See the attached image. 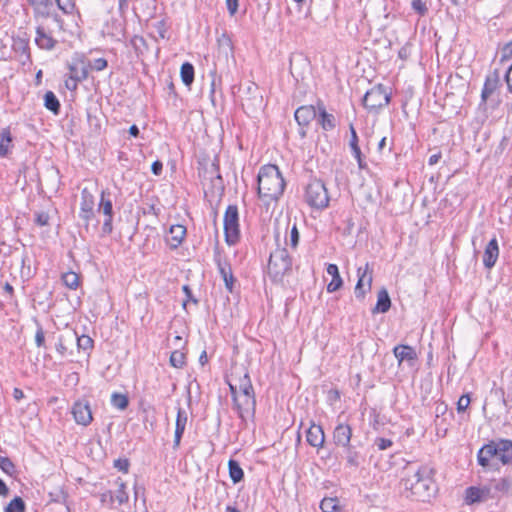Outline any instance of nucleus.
Wrapping results in <instances>:
<instances>
[{"mask_svg": "<svg viewBox=\"0 0 512 512\" xmlns=\"http://www.w3.org/2000/svg\"><path fill=\"white\" fill-rule=\"evenodd\" d=\"M435 470L429 465H422L412 474H408L402 484L411 496L419 501H429L437 492L434 480Z\"/></svg>", "mask_w": 512, "mask_h": 512, "instance_id": "f257e3e1", "label": "nucleus"}, {"mask_svg": "<svg viewBox=\"0 0 512 512\" xmlns=\"http://www.w3.org/2000/svg\"><path fill=\"white\" fill-rule=\"evenodd\" d=\"M284 188L285 181L276 165L269 164L260 169L258 174V194L266 204L277 200L283 194Z\"/></svg>", "mask_w": 512, "mask_h": 512, "instance_id": "f03ea898", "label": "nucleus"}, {"mask_svg": "<svg viewBox=\"0 0 512 512\" xmlns=\"http://www.w3.org/2000/svg\"><path fill=\"white\" fill-rule=\"evenodd\" d=\"M491 458H497L503 465H512V441H491L478 451L477 460L482 467H488Z\"/></svg>", "mask_w": 512, "mask_h": 512, "instance_id": "7ed1b4c3", "label": "nucleus"}, {"mask_svg": "<svg viewBox=\"0 0 512 512\" xmlns=\"http://www.w3.org/2000/svg\"><path fill=\"white\" fill-rule=\"evenodd\" d=\"M292 260L285 248H276L271 252L268 262V275L273 282H281L291 271Z\"/></svg>", "mask_w": 512, "mask_h": 512, "instance_id": "20e7f679", "label": "nucleus"}, {"mask_svg": "<svg viewBox=\"0 0 512 512\" xmlns=\"http://www.w3.org/2000/svg\"><path fill=\"white\" fill-rule=\"evenodd\" d=\"M241 105L245 113L249 116H255L264 108L263 95L260 88L255 83H249L243 89L241 96Z\"/></svg>", "mask_w": 512, "mask_h": 512, "instance_id": "39448f33", "label": "nucleus"}, {"mask_svg": "<svg viewBox=\"0 0 512 512\" xmlns=\"http://www.w3.org/2000/svg\"><path fill=\"white\" fill-rule=\"evenodd\" d=\"M304 198L310 207L316 209H324L329 204V196L325 184L318 179L308 183Z\"/></svg>", "mask_w": 512, "mask_h": 512, "instance_id": "423d86ee", "label": "nucleus"}, {"mask_svg": "<svg viewBox=\"0 0 512 512\" xmlns=\"http://www.w3.org/2000/svg\"><path fill=\"white\" fill-rule=\"evenodd\" d=\"M224 234L228 245H234L240 237L239 214L236 205H229L224 214Z\"/></svg>", "mask_w": 512, "mask_h": 512, "instance_id": "0eeeda50", "label": "nucleus"}, {"mask_svg": "<svg viewBox=\"0 0 512 512\" xmlns=\"http://www.w3.org/2000/svg\"><path fill=\"white\" fill-rule=\"evenodd\" d=\"M390 102V94L382 84L368 90L363 97V105L370 112H377Z\"/></svg>", "mask_w": 512, "mask_h": 512, "instance_id": "6e6552de", "label": "nucleus"}, {"mask_svg": "<svg viewBox=\"0 0 512 512\" xmlns=\"http://www.w3.org/2000/svg\"><path fill=\"white\" fill-rule=\"evenodd\" d=\"M42 19L36 26L35 43L40 49L52 50L57 44L51 25Z\"/></svg>", "mask_w": 512, "mask_h": 512, "instance_id": "1a4fd4ad", "label": "nucleus"}, {"mask_svg": "<svg viewBox=\"0 0 512 512\" xmlns=\"http://www.w3.org/2000/svg\"><path fill=\"white\" fill-rule=\"evenodd\" d=\"M357 276L358 281L354 293L357 299L363 300L367 292L371 290L373 281V270L369 263H366L363 267H358Z\"/></svg>", "mask_w": 512, "mask_h": 512, "instance_id": "9d476101", "label": "nucleus"}, {"mask_svg": "<svg viewBox=\"0 0 512 512\" xmlns=\"http://www.w3.org/2000/svg\"><path fill=\"white\" fill-rule=\"evenodd\" d=\"M234 408L236 409L239 417L245 420L247 417H253L256 409L255 393L239 394L233 400Z\"/></svg>", "mask_w": 512, "mask_h": 512, "instance_id": "9b49d317", "label": "nucleus"}, {"mask_svg": "<svg viewBox=\"0 0 512 512\" xmlns=\"http://www.w3.org/2000/svg\"><path fill=\"white\" fill-rule=\"evenodd\" d=\"M94 205V196L87 188H84L81 191L79 217L86 227L89 225L90 221L94 219Z\"/></svg>", "mask_w": 512, "mask_h": 512, "instance_id": "f8f14e48", "label": "nucleus"}, {"mask_svg": "<svg viewBox=\"0 0 512 512\" xmlns=\"http://www.w3.org/2000/svg\"><path fill=\"white\" fill-rule=\"evenodd\" d=\"M98 212H102L105 215V220L103 222L102 231L105 234H110L112 232V220H113V206L112 201L109 198V193L106 191L101 192L100 203L98 206Z\"/></svg>", "mask_w": 512, "mask_h": 512, "instance_id": "ddd939ff", "label": "nucleus"}, {"mask_svg": "<svg viewBox=\"0 0 512 512\" xmlns=\"http://www.w3.org/2000/svg\"><path fill=\"white\" fill-rule=\"evenodd\" d=\"M294 117L298 125L301 127L299 134L303 138L306 136L304 128L316 117V110L314 106L311 105L301 106L295 111Z\"/></svg>", "mask_w": 512, "mask_h": 512, "instance_id": "4468645a", "label": "nucleus"}, {"mask_svg": "<svg viewBox=\"0 0 512 512\" xmlns=\"http://www.w3.org/2000/svg\"><path fill=\"white\" fill-rule=\"evenodd\" d=\"M72 414L77 424L88 426L93 417L90 405L87 401H77L72 407Z\"/></svg>", "mask_w": 512, "mask_h": 512, "instance_id": "2eb2a0df", "label": "nucleus"}, {"mask_svg": "<svg viewBox=\"0 0 512 512\" xmlns=\"http://www.w3.org/2000/svg\"><path fill=\"white\" fill-rule=\"evenodd\" d=\"M27 2L33 8V17L35 20L39 21L40 19H49L52 17V0H27Z\"/></svg>", "mask_w": 512, "mask_h": 512, "instance_id": "dca6fc26", "label": "nucleus"}, {"mask_svg": "<svg viewBox=\"0 0 512 512\" xmlns=\"http://www.w3.org/2000/svg\"><path fill=\"white\" fill-rule=\"evenodd\" d=\"M215 261L217 264L218 271L224 281L226 289L229 292H232L235 278L232 273L231 265L226 260H223L220 256H217L215 258Z\"/></svg>", "mask_w": 512, "mask_h": 512, "instance_id": "f3484780", "label": "nucleus"}, {"mask_svg": "<svg viewBox=\"0 0 512 512\" xmlns=\"http://www.w3.org/2000/svg\"><path fill=\"white\" fill-rule=\"evenodd\" d=\"M352 437V429L348 424H338L333 432V440L336 445L348 447Z\"/></svg>", "mask_w": 512, "mask_h": 512, "instance_id": "a211bd4d", "label": "nucleus"}, {"mask_svg": "<svg viewBox=\"0 0 512 512\" xmlns=\"http://www.w3.org/2000/svg\"><path fill=\"white\" fill-rule=\"evenodd\" d=\"M499 256V247L497 239L492 238L485 247L483 254V264L487 269L494 267Z\"/></svg>", "mask_w": 512, "mask_h": 512, "instance_id": "6ab92c4d", "label": "nucleus"}, {"mask_svg": "<svg viewBox=\"0 0 512 512\" xmlns=\"http://www.w3.org/2000/svg\"><path fill=\"white\" fill-rule=\"evenodd\" d=\"M188 421V414L185 409L179 407L177 410L175 434H174V448H178L181 442V438L186 428Z\"/></svg>", "mask_w": 512, "mask_h": 512, "instance_id": "aec40b11", "label": "nucleus"}, {"mask_svg": "<svg viewBox=\"0 0 512 512\" xmlns=\"http://www.w3.org/2000/svg\"><path fill=\"white\" fill-rule=\"evenodd\" d=\"M393 354L398 360L399 365L403 361H407L410 365H413L414 361L417 359V353L415 349L408 345H397L393 349Z\"/></svg>", "mask_w": 512, "mask_h": 512, "instance_id": "412c9836", "label": "nucleus"}, {"mask_svg": "<svg viewBox=\"0 0 512 512\" xmlns=\"http://www.w3.org/2000/svg\"><path fill=\"white\" fill-rule=\"evenodd\" d=\"M186 235V228L183 225H172L169 229V235L166 238L171 248H177L181 245Z\"/></svg>", "mask_w": 512, "mask_h": 512, "instance_id": "4be33fe9", "label": "nucleus"}, {"mask_svg": "<svg viewBox=\"0 0 512 512\" xmlns=\"http://www.w3.org/2000/svg\"><path fill=\"white\" fill-rule=\"evenodd\" d=\"M307 442L316 448L323 446L325 442L324 431L321 426L313 424L307 431Z\"/></svg>", "mask_w": 512, "mask_h": 512, "instance_id": "5701e85b", "label": "nucleus"}, {"mask_svg": "<svg viewBox=\"0 0 512 512\" xmlns=\"http://www.w3.org/2000/svg\"><path fill=\"white\" fill-rule=\"evenodd\" d=\"M68 68L70 72L69 76L73 77L75 80L83 81L88 76V66L83 60H73L68 64Z\"/></svg>", "mask_w": 512, "mask_h": 512, "instance_id": "b1692460", "label": "nucleus"}, {"mask_svg": "<svg viewBox=\"0 0 512 512\" xmlns=\"http://www.w3.org/2000/svg\"><path fill=\"white\" fill-rule=\"evenodd\" d=\"M490 490L486 487L480 488V487H469L466 489V503L467 504H474L477 502L485 501L489 495Z\"/></svg>", "mask_w": 512, "mask_h": 512, "instance_id": "393cba45", "label": "nucleus"}, {"mask_svg": "<svg viewBox=\"0 0 512 512\" xmlns=\"http://www.w3.org/2000/svg\"><path fill=\"white\" fill-rule=\"evenodd\" d=\"M499 74L497 71H494L492 74L486 77L482 93L481 99L483 102H486L487 99L495 92L499 84Z\"/></svg>", "mask_w": 512, "mask_h": 512, "instance_id": "a878e982", "label": "nucleus"}, {"mask_svg": "<svg viewBox=\"0 0 512 512\" xmlns=\"http://www.w3.org/2000/svg\"><path fill=\"white\" fill-rule=\"evenodd\" d=\"M327 273L332 276V280L327 285L329 293L339 290L343 285V280L340 276L338 266L336 264H329L326 268Z\"/></svg>", "mask_w": 512, "mask_h": 512, "instance_id": "bb28decb", "label": "nucleus"}, {"mask_svg": "<svg viewBox=\"0 0 512 512\" xmlns=\"http://www.w3.org/2000/svg\"><path fill=\"white\" fill-rule=\"evenodd\" d=\"M318 111V123L321 127L326 131L334 129L336 126V119L334 115L328 113L323 105L318 106Z\"/></svg>", "mask_w": 512, "mask_h": 512, "instance_id": "cd10ccee", "label": "nucleus"}, {"mask_svg": "<svg viewBox=\"0 0 512 512\" xmlns=\"http://www.w3.org/2000/svg\"><path fill=\"white\" fill-rule=\"evenodd\" d=\"M391 307V299L385 288H382L377 295V303L373 313H386Z\"/></svg>", "mask_w": 512, "mask_h": 512, "instance_id": "c85d7f7f", "label": "nucleus"}, {"mask_svg": "<svg viewBox=\"0 0 512 512\" xmlns=\"http://www.w3.org/2000/svg\"><path fill=\"white\" fill-rule=\"evenodd\" d=\"M236 383L239 389V394L249 395V393H255L249 374L247 372H244L242 376L236 375Z\"/></svg>", "mask_w": 512, "mask_h": 512, "instance_id": "c756f323", "label": "nucleus"}, {"mask_svg": "<svg viewBox=\"0 0 512 512\" xmlns=\"http://www.w3.org/2000/svg\"><path fill=\"white\" fill-rule=\"evenodd\" d=\"M229 476L233 483H239L244 478L243 469L236 460L230 459L228 462Z\"/></svg>", "mask_w": 512, "mask_h": 512, "instance_id": "7c9ffc66", "label": "nucleus"}, {"mask_svg": "<svg viewBox=\"0 0 512 512\" xmlns=\"http://www.w3.org/2000/svg\"><path fill=\"white\" fill-rule=\"evenodd\" d=\"M12 144V136L9 129H3L0 132V156L8 155Z\"/></svg>", "mask_w": 512, "mask_h": 512, "instance_id": "2f4dec72", "label": "nucleus"}, {"mask_svg": "<svg viewBox=\"0 0 512 512\" xmlns=\"http://www.w3.org/2000/svg\"><path fill=\"white\" fill-rule=\"evenodd\" d=\"M180 76L182 82L186 86H190L192 82L194 81V67L191 63L185 62L182 64L180 69Z\"/></svg>", "mask_w": 512, "mask_h": 512, "instance_id": "473e14b6", "label": "nucleus"}, {"mask_svg": "<svg viewBox=\"0 0 512 512\" xmlns=\"http://www.w3.org/2000/svg\"><path fill=\"white\" fill-rule=\"evenodd\" d=\"M44 106L53 112L54 114H58L60 110V102L57 99L56 95L52 91H47L44 95Z\"/></svg>", "mask_w": 512, "mask_h": 512, "instance_id": "72a5a7b5", "label": "nucleus"}, {"mask_svg": "<svg viewBox=\"0 0 512 512\" xmlns=\"http://www.w3.org/2000/svg\"><path fill=\"white\" fill-rule=\"evenodd\" d=\"M116 484H117L118 488L115 491L114 496H111V499L116 500L119 503V505H122L128 501L126 485L121 479H118L116 481Z\"/></svg>", "mask_w": 512, "mask_h": 512, "instance_id": "f704fd0d", "label": "nucleus"}, {"mask_svg": "<svg viewBox=\"0 0 512 512\" xmlns=\"http://www.w3.org/2000/svg\"><path fill=\"white\" fill-rule=\"evenodd\" d=\"M25 511H26L25 502L19 496H16L14 499H12L4 509V512H25Z\"/></svg>", "mask_w": 512, "mask_h": 512, "instance_id": "c9c22d12", "label": "nucleus"}, {"mask_svg": "<svg viewBox=\"0 0 512 512\" xmlns=\"http://www.w3.org/2000/svg\"><path fill=\"white\" fill-rule=\"evenodd\" d=\"M130 44L132 45L137 55H143L148 50L146 40L142 36L135 35L130 40Z\"/></svg>", "mask_w": 512, "mask_h": 512, "instance_id": "e433bc0d", "label": "nucleus"}, {"mask_svg": "<svg viewBox=\"0 0 512 512\" xmlns=\"http://www.w3.org/2000/svg\"><path fill=\"white\" fill-rule=\"evenodd\" d=\"M62 280L65 286L70 289H76L79 286V275L73 271L64 273Z\"/></svg>", "mask_w": 512, "mask_h": 512, "instance_id": "4c0bfd02", "label": "nucleus"}, {"mask_svg": "<svg viewBox=\"0 0 512 512\" xmlns=\"http://www.w3.org/2000/svg\"><path fill=\"white\" fill-rule=\"evenodd\" d=\"M111 403L114 407L124 410L129 404L128 397L124 394L113 393L111 396Z\"/></svg>", "mask_w": 512, "mask_h": 512, "instance_id": "58836bf2", "label": "nucleus"}, {"mask_svg": "<svg viewBox=\"0 0 512 512\" xmlns=\"http://www.w3.org/2000/svg\"><path fill=\"white\" fill-rule=\"evenodd\" d=\"M337 498H324L320 503L323 512H336L339 509Z\"/></svg>", "mask_w": 512, "mask_h": 512, "instance_id": "ea45409f", "label": "nucleus"}, {"mask_svg": "<svg viewBox=\"0 0 512 512\" xmlns=\"http://www.w3.org/2000/svg\"><path fill=\"white\" fill-rule=\"evenodd\" d=\"M346 448V461H347V464L351 467H358L360 462H359V453L353 448L351 447L350 445L348 447H345Z\"/></svg>", "mask_w": 512, "mask_h": 512, "instance_id": "a19ab883", "label": "nucleus"}, {"mask_svg": "<svg viewBox=\"0 0 512 512\" xmlns=\"http://www.w3.org/2000/svg\"><path fill=\"white\" fill-rule=\"evenodd\" d=\"M0 468L9 476H13L16 473L15 465L8 457L0 456Z\"/></svg>", "mask_w": 512, "mask_h": 512, "instance_id": "79ce46f5", "label": "nucleus"}, {"mask_svg": "<svg viewBox=\"0 0 512 512\" xmlns=\"http://www.w3.org/2000/svg\"><path fill=\"white\" fill-rule=\"evenodd\" d=\"M13 49L14 51L20 52L22 55H25L27 58H29V46L26 40L21 38L14 39Z\"/></svg>", "mask_w": 512, "mask_h": 512, "instance_id": "37998d69", "label": "nucleus"}, {"mask_svg": "<svg viewBox=\"0 0 512 512\" xmlns=\"http://www.w3.org/2000/svg\"><path fill=\"white\" fill-rule=\"evenodd\" d=\"M170 363L175 368H182L185 364V354L178 350L172 352Z\"/></svg>", "mask_w": 512, "mask_h": 512, "instance_id": "c03bdc74", "label": "nucleus"}, {"mask_svg": "<svg viewBox=\"0 0 512 512\" xmlns=\"http://www.w3.org/2000/svg\"><path fill=\"white\" fill-rule=\"evenodd\" d=\"M77 346L79 349L89 350L93 347V340L91 337L87 335L77 336L76 335Z\"/></svg>", "mask_w": 512, "mask_h": 512, "instance_id": "a18cd8bd", "label": "nucleus"}, {"mask_svg": "<svg viewBox=\"0 0 512 512\" xmlns=\"http://www.w3.org/2000/svg\"><path fill=\"white\" fill-rule=\"evenodd\" d=\"M57 6L66 14L73 13L75 9V3L73 0H56Z\"/></svg>", "mask_w": 512, "mask_h": 512, "instance_id": "49530a36", "label": "nucleus"}, {"mask_svg": "<svg viewBox=\"0 0 512 512\" xmlns=\"http://www.w3.org/2000/svg\"><path fill=\"white\" fill-rule=\"evenodd\" d=\"M108 63L107 60L104 58H97L94 59L89 63L88 68L95 70V71H102L107 67Z\"/></svg>", "mask_w": 512, "mask_h": 512, "instance_id": "de8ad7c7", "label": "nucleus"}, {"mask_svg": "<svg viewBox=\"0 0 512 512\" xmlns=\"http://www.w3.org/2000/svg\"><path fill=\"white\" fill-rule=\"evenodd\" d=\"M411 5L413 10L419 15H425L428 11L426 3L423 0H412Z\"/></svg>", "mask_w": 512, "mask_h": 512, "instance_id": "09e8293b", "label": "nucleus"}, {"mask_svg": "<svg viewBox=\"0 0 512 512\" xmlns=\"http://www.w3.org/2000/svg\"><path fill=\"white\" fill-rule=\"evenodd\" d=\"M349 130L351 133V138L349 141V146L351 148V151H356V150L358 151V149H360V147L358 145V136H357V133H356V130H355L353 124H350Z\"/></svg>", "mask_w": 512, "mask_h": 512, "instance_id": "8fccbe9b", "label": "nucleus"}, {"mask_svg": "<svg viewBox=\"0 0 512 512\" xmlns=\"http://www.w3.org/2000/svg\"><path fill=\"white\" fill-rule=\"evenodd\" d=\"M228 385L230 388L232 399L235 400V397L239 395V389L236 383V374L231 375V378L228 380Z\"/></svg>", "mask_w": 512, "mask_h": 512, "instance_id": "3c124183", "label": "nucleus"}, {"mask_svg": "<svg viewBox=\"0 0 512 512\" xmlns=\"http://www.w3.org/2000/svg\"><path fill=\"white\" fill-rule=\"evenodd\" d=\"M49 222V215L46 212L35 213V223L39 226H46Z\"/></svg>", "mask_w": 512, "mask_h": 512, "instance_id": "603ef678", "label": "nucleus"}, {"mask_svg": "<svg viewBox=\"0 0 512 512\" xmlns=\"http://www.w3.org/2000/svg\"><path fill=\"white\" fill-rule=\"evenodd\" d=\"M470 404L469 395H462L457 402V410L459 412H464Z\"/></svg>", "mask_w": 512, "mask_h": 512, "instance_id": "864d4df0", "label": "nucleus"}, {"mask_svg": "<svg viewBox=\"0 0 512 512\" xmlns=\"http://www.w3.org/2000/svg\"><path fill=\"white\" fill-rule=\"evenodd\" d=\"M512 58V40L507 43L501 50V62Z\"/></svg>", "mask_w": 512, "mask_h": 512, "instance_id": "5fc2aeb1", "label": "nucleus"}, {"mask_svg": "<svg viewBox=\"0 0 512 512\" xmlns=\"http://www.w3.org/2000/svg\"><path fill=\"white\" fill-rule=\"evenodd\" d=\"M393 442L390 439L386 438H377L375 440V445L378 447L379 450H386L389 447H391Z\"/></svg>", "mask_w": 512, "mask_h": 512, "instance_id": "6e6d98bb", "label": "nucleus"}, {"mask_svg": "<svg viewBox=\"0 0 512 512\" xmlns=\"http://www.w3.org/2000/svg\"><path fill=\"white\" fill-rule=\"evenodd\" d=\"M35 342L38 347H43L45 345V334L41 327L36 331Z\"/></svg>", "mask_w": 512, "mask_h": 512, "instance_id": "4d7b16f0", "label": "nucleus"}, {"mask_svg": "<svg viewBox=\"0 0 512 512\" xmlns=\"http://www.w3.org/2000/svg\"><path fill=\"white\" fill-rule=\"evenodd\" d=\"M114 466L116 468H118L120 471H123L126 473V472H128L129 462L126 459H118V460H115Z\"/></svg>", "mask_w": 512, "mask_h": 512, "instance_id": "13d9d810", "label": "nucleus"}, {"mask_svg": "<svg viewBox=\"0 0 512 512\" xmlns=\"http://www.w3.org/2000/svg\"><path fill=\"white\" fill-rule=\"evenodd\" d=\"M79 80H75L73 77L69 76L65 80V87L70 91H75L78 87Z\"/></svg>", "mask_w": 512, "mask_h": 512, "instance_id": "bf43d9fd", "label": "nucleus"}, {"mask_svg": "<svg viewBox=\"0 0 512 512\" xmlns=\"http://www.w3.org/2000/svg\"><path fill=\"white\" fill-rule=\"evenodd\" d=\"M290 241L293 247H296L299 242V232L297 230L296 225H294L291 229Z\"/></svg>", "mask_w": 512, "mask_h": 512, "instance_id": "052dcab7", "label": "nucleus"}, {"mask_svg": "<svg viewBox=\"0 0 512 512\" xmlns=\"http://www.w3.org/2000/svg\"><path fill=\"white\" fill-rule=\"evenodd\" d=\"M227 9L230 15H234L238 10V0H226Z\"/></svg>", "mask_w": 512, "mask_h": 512, "instance_id": "680f3d73", "label": "nucleus"}, {"mask_svg": "<svg viewBox=\"0 0 512 512\" xmlns=\"http://www.w3.org/2000/svg\"><path fill=\"white\" fill-rule=\"evenodd\" d=\"M163 169V164L161 161H154L151 165V171L155 175H160Z\"/></svg>", "mask_w": 512, "mask_h": 512, "instance_id": "e2e57ef3", "label": "nucleus"}, {"mask_svg": "<svg viewBox=\"0 0 512 512\" xmlns=\"http://www.w3.org/2000/svg\"><path fill=\"white\" fill-rule=\"evenodd\" d=\"M352 155L357 160L359 168H361V169L365 168V163H364V161L362 159L361 149H358V151L357 150L356 151H352Z\"/></svg>", "mask_w": 512, "mask_h": 512, "instance_id": "0e129e2a", "label": "nucleus"}, {"mask_svg": "<svg viewBox=\"0 0 512 512\" xmlns=\"http://www.w3.org/2000/svg\"><path fill=\"white\" fill-rule=\"evenodd\" d=\"M9 492L10 490L5 484V482L2 479H0V496L7 497L9 495Z\"/></svg>", "mask_w": 512, "mask_h": 512, "instance_id": "69168bd1", "label": "nucleus"}, {"mask_svg": "<svg viewBox=\"0 0 512 512\" xmlns=\"http://www.w3.org/2000/svg\"><path fill=\"white\" fill-rule=\"evenodd\" d=\"M505 80H506L509 91L512 92V65L510 66V68L508 69V71L506 73Z\"/></svg>", "mask_w": 512, "mask_h": 512, "instance_id": "338daca9", "label": "nucleus"}, {"mask_svg": "<svg viewBox=\"0 0 512 512\" xmlns=\"http://www.w3.org/2000/svg\"><path fill=\"white\" fill-rule=\"evenodd\" d=\"M56 350L61 356H64L67 351V348L62 342L61 338L59 339V342L56 344Z\"/></svg>", "mask_w": 512, "mask_h": 512, "instance_id": "774afa93", "label": "nucleus"}]
</instances>
